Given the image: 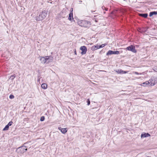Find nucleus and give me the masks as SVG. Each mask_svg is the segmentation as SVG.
I'll return each instance as SVG.
<instances>
[{
	"label": "nucleus",
	"instance_id": "nucleus-1",
	"mask_svg": "<svg viewBox=\"0 0 157 157\" xmlns=\"http://www.w3.org/2000/svg\"><path fill=\"white\" fill-rule=\"evenodd\" d=\"M47 13L45 10L43 11L36 17V20L37 21H42L46 16Z\"/></svg>",
	"mask_w": 157,
	"mask_h": 157
},
{
	"label": "nucleus",
	"instance_id": "nucleus-2",
	"mask_svg": "<svg viewBox=\"0 0 157 157\" xmlns=\"http://www.w3.org/2000/svg\"><path fill=\"white\" fill-rule=\"evenodd\" d=\"M78 24L79 26L85 28L88 27L91 25L90 22L84 20L78 21Z\"/></svg>",
	"mask_w": 157,
	"mask_h": 157
},
{
	"label": "nucleus",
	"instance_id": "nucleus-3",
	"mask_svg": "<svg viewBox=\"0 0 157 157\" xmlns=\"http://www.w3.org/2000/svg\"><path fill=\"white\" fill-rule=\"evenodd\" d=\"M27 147L25 146H23L18 147L16 150V151L18 154H23L27 150Z\"/></svg>",
	"mask_w": 157,
	"mask_h": 157
},
{
	"label": "nucleus",
	"instance_id": "nucleus-4",
	"mask_svg": "<svg viewBox=\"0 0 157 157\" xmlns=\"http://www.w3.org/2000/svg\"><path fill=\"white\" fill-rule=\"evenodd\" d=\"M126 49L131 51L133 53H136L137 52V51L135 49L134 46L131 45L126 48Z\"/></svg>",
	"mask_w": 157,
	"mask_h": 157
},
{
	"label": "nucleus",
	"instance_id": "nucleus-5",
	"mask_svg": "<svg viewBox=\"0 0 157 157\" xmlns=\"http://www.w3.org/2000/svg\"><path fill=\"white\" fill-rule=\"evenodd\" d=\"M99 10L101 14H105L106 13L105 11L108 10V8L102 6L99 8Z\"/></svg>",
	"mask_w": 157,
	"mask_h": 157
},
{
	"label": "nucleus",
	"instance_id": "nucleus-6",
	"mask_svg": "<svg viewBox=\"0 0 157 157\" xmlns=\"http://www.w3.org/2000/svg\"><path fill=\"white\" fill-rule=\"evenodd\" d=\"M120 52L119 51H113L112 50H109L106 53L107 56L111 55L112 54L118 55Z\"/></svg>",
	"mask_w": 157,
	"mask_h": 157
},
{
	"label": "nucleus",
	"instance_id": "nucleus-7",
	"mask_svg": "<svg viewBox=\"0 0 157 157\" xmlns=\"http://www.w3.org/2000/svg\"><path fill=\"white\" fill-rule=\"evenodd\" d=\"M80 50L82 51L81 52L82 55H83L86 54L87 52V48L86 46H83L80 48Z\"/></svg>",
	"mask_w": 157,
	"mask_h": 157
},
{
	"label": "nucleus",
	"instance_id": "nucleus-8",
	"mask_svg": "<svg viewBox=\"0 0 157 157\" xmlns=\"http://www.w3.org/2000/svg\"><path fill=\"white\" fill-rule=\"evenodd\" d=\"M105 45V44H102L100 45H96L92 47V49L93 50H97L101 48H103Z\"/></svg>",
	"mask_w": 157,
	"mask_h": 157
},
{
	"label": "nucleus",
	"instance_id": "nucleus-9",
	"mask_svg": "<svg viewBox=\"0 0 157 157\" xmlns=\"http://www.w3.org/2000/svg\"><path fill=\"white\" fill-rule=\"evenodd\" d=\"M46 63H48L51 62L53 60V58L51 56H46Z\"/></svg>",
	"mask_w": 157,
	"mask_h": 157
},
{
	"label": "nucleus",
	"instance_id": "nucleus-10",
	"mask_svg": "<svg viewBox=\"0 0 157 157\" xmlns=\"http://www.w3.org/2000/svg\"><path fill=\"white\" fill-rule=\"evenodd\" d=\"M149 81L151 83V86H153L157 83V80L156 79L154 78L150 79Z\"/></svg>",
	"mask_w": 157,
	"mask_h": 157
},
{
	"label": "nucleus",
	"instance_id": "nucleus-11",
	"mask_svg": "<svg viewBox=\"0 0 157 157\" xmlns=\"http://www.w3.org/2000/svg\"><path fill=\"white\" fill-rule=\"evenodd\" d=\"M58 129L63 134H65L67 131V128H62L61 127L58 128Z\"/></svg>",
	"mask_w": 157,
	"mask_h": 157
},
{
	"label": "nucleus",
	"instance_id": "nucleus-12",
	"mask_svg": "<svg viewBox=\"0 0 157 157\" xmlns=\"http://www.w3.org/2000/svg\"><path fill=\"white\" fill-rule=\"evenodd\" d=\"M46 56H45V57H42L40 58V61L42 63H46Z\"/></svg>",
	"mask_w": 157,
	"mask_h": 157
},
{
	"label": "nucleus",
	"instance_id": "nucleus-13",
	"mask_svg": "<svg viewBox=\"0 0 157 157\" xmlns=\"http://www.w3.org/2000/svg\"><path fill=\"white\" fill-rule=\"evenodd\" d=\"M150 135L148 133H142L141 135V138H144L148 137L149 136H150Z\"/></svg>",
	"mask_w": 157,
	"mask_h": 157
},
{
	"label": "nucleus",
	"instance_id": "nucleus-14",
	"mask_svg": "<svg viewBox=\"0 0 157 157\" xmlns=\"http://www.w3.org/2000/svg\"><path fill=\"white\" fill-rule=\"evenodd\" d=\"M73 13L71 12H70L69 14V16L68 18V19L70 21H71L72 19H73Z\"/></svg>",
	"mask_w": 157,
	"mask_h": 157
},
{
	"label": "nucleus",
	"instance_id": "nucleus-15",
	"mask_svg": "<svg viewBox=\"0 0 157 157\" xmlns=\"http://www.w3.org/2000/svg\"><path fill=\"white\" fill-rule=\"evenodd\" d=\"M139 16L141 17L146 18L147 17L148 14L147 13H140L139 14Z\"/></svg>",
	"mask_w": 157,
	"mask_h": 157
},
{
	"label": "nucleus",
	"instance_id": "nucleus-16",
	"mask_svg": "<svg viewBox=\"0 0 157 157\" xmlns=\"http://www.w3.org/2000/svg\"><path fill=\"white\" fill-rule=\"evenodd\" d=\"M157 14V11H152L150 12L149 13V16L151 17L153 15Z\"/></svg>",
	"mask_w": 157,
	"mask_h": 157
},
{
	"label": "nucleus",
	"instance_id": "nucleus-17",
	"mask_svg": "<svg viewBox=\"0 0 157 157\" xmlns=\"http://www.w3.org/2000/svg\"><path fill=\"white\" fill-rule=\"evenodd\" d=\"M41 86L43 89H45L47 87V85L46 83H43L42 84Z\"/></svg>",
	"mask_w": 157,
	"mask_h": 157
},
{
	"label": "nucleus",
	"instance_id": "nucleus-18",
	"mask_svg": "<svg viewBox=\"0 0 157 157\" xmlns=\"http://www.w3.org/2000/svg\"><path fill=\"white\" fill-rule=\"evenodd\" d=\"M150 83V82L149 81H146L145 82H143L142 83V85L144 86H146L147 85L149 84Z\"/></svg>",
	"mask_w": 157,
	"mask_h": 157
},
{
	"label": "nucleus",
	"instance_id": "nucleus-19",
	"mask_svg": "<svg viewBox=\"0 0 157 157\" xmlns=\"http://www.w3.org/2000/svg\"><path fill=\"white\" fill-rule=\"evenodd\" d=\"M15 77L16 75L15 74H14L11 75L9 78V79H11V80H13Z\"/></svg>",
	"mask_w": 157,
	"mask_h": 157
},
{
	"label": "nucleus",
	"instance_id": "nucleus-20",
	"mask_svg": "<svg viewBox=\"0 0 157 157\" xmlns=\"http://www.w3.org/2000/svg\"><path fill=\"white\" fill-rule=\"evenodd\" d=\"M9 126L7 124L5 128L3 129V131L7 130L8 129Z\"/></svg>",
	"mask_w": 157,
	"mask_h": 157
},
{
	"label": "nucleus",
	"instance_id": "nucleus-21",
	"mask_svg": "<svg viewBox=\"0 0 157 157\" xmlns=\"http://www.w3.org/2000/svg\"><path fill=\"white\" fill-rule=\"evenodd\" d=\"M88 0H84L83 1V4L85 5V6H87L88 3Z\"/></svg>",
	"mask_w": 157,
	"mask_h": 157
},
{
	"label": "nucleus",
	"instance_id": "nucleus-22",
	"mask_svg": "<svg viewBox=\"0 0 157 157\" xmlns=\"http://www.w3.org/2000/svg\"><path fill=\"white\" fill-rule=\"evenodd\" d=\"M121 69H118L117 70H115V71L116 72H117L118 74H121Z\"/></svg>",
	"mask_w": 157,
	"mask_h": 157
},
{
	"label": "nucleus",
	"instance_id": "nucleus-23",
	"mask_svg": "<svg viewBox=\"0 0 157 157\" xmlns=\"http://www.w3.org/2000/svg\"><path fill=\"white\" fill-rule=\"evenodd\" d=\"M45 117L44 116H42L41 117L40 119V121H44Z\"/></svg>",
	"mask_w": 157,
	"mask_h": 157
},
{
	"label": "nucleus",
	"instance_id": "nucleus-24",
	"mask_svg": "<svg viewBox=\"0 0 157 157\" xmlns=\"http://www.w3.org/2000/svg\"><path fill=\"white\" fill-rule=\"evenodd\" d=\"M121 74H126V73H127V72L128 71H124L122 70H121Z\"/></svg>",
	"mask_w": 157,
	"mask_h": 157
},
{
	"label": "nucleus",
	"instance_id": "nucleus-25",
	"mask_svg": "<svg viewBox=\"0 0 157 157\" xmlns=\"http://www.w3.org/2000/svg\"><path fill=\"white\" fill-rule=\"evenodd\" d=\"M14 96L13 95H10V96H9V98H10L11 99H13L14 98Z\"/></svg>",
	"mask_w": 157,
	"mask_h": 157
},
{
	"label": "nucleus",
	"instance_id": "nucleus-26",
	"mask_svg": "<svg viewBox=\"0 0 157 157\" xmlns=\"http://www.w3.org/2000/svg\"><path fill=\"white\" fill-rule=\"evenodd\" d=\"M13 124V122L12 121H10L7 124V125L9 126H10Z\"/></svg>",
	"mask_w": 157,
	"mask_h": 157
},
{
	"label": "nucleus",
	"instance_id": "nucleus-27",
	"mask_svg": "<svg viewBox=\"0 0 157 157\" xmlns=\"http://www.w3.org/2000/svg\"><path fill=\"white\" fill-rule=\"evenodd\" d=\"M87 105H89L90 104V101L89 99H88L87 100Z\"/></svg>",
	"mask_w": 157,
	"mask_h": 157
},
{
	"label": "nucleus",
	"instance_id": "nucleus-28",
	"mask_svg": "<svg viewBox=\"0 0 157 157\" xmlns=\"http://www.w3.org/2000/svg\"><path fill=\"white\" fill-rule=\"evenodd\" d=\"M134 73L136 75H141V73H139L137 72H135Z\"/></svg>",
	"mask_w": 157,
	"mask_h": 157
},
{
	"label": "nucleus",
	"instance_id": "nucleus-29",
	"mask_svg": "<svg viewBox=\"0 0 157 157\" xmlns=\"http://www.w3.org/2000/svg\"><path fill=\"white\" fill-rule=\"evenodd\" d=\"M74 53L75 55H77L76 51V50L75 49Z\"/></svg>",
	"mask_w": 157,
	"mask_h": 157
},
{
	"label": "nucleus",
	"instance_id": "nucleus-30",
	"mask_svg": "<svg viewBox=\"0 0 157 157\" xmlns=\"http://www.w3.org/2000/svg\"><path fill=\"white\" fill-rule=\"evenodd\" d=\"M82 2V1L81 0H79L78 1V3L80 4Z\"/></svg>",
	"mask_w": 157,
	"mask_h": 157
},
{
	"label": "nucleus",
	"instance_id": "nucleus-31",
	"mask_svg": "<svg viewBox=\"0 0 157 157\" xmlns=\"http://www.w3.org/2000/svg\"><path fill=\"white\" fill-rule=\"evenodd\" d=\"M73 8H71V10H70V11H71L70 12H71L72 11V13H73Z\"/></svg>",
	"mask_w": 157,
	"mask_h": 157
},
{
	"label": "nucleus",
	"instance_id": "nucleus-32",
	"mask_svg": "<svg viewBox=\"0 0 157 157\" xmlns=\"http://www.w3.org/2000/svg\"><path fill=\"white\" fill-rule=\"evenodd\" d=\"M40 81V78H39V79H38L37 82H39Z\"/></svg>",
	"mask_w": 157,
	"mask_h": 157
},
{
	"label": "nucleus",
	"instance_id": "nucleus-33",
	"mask_svg": "<svg viewBox=\"0 0 157 157\" xmlns=\"http://www.w3.org/2000/svg\"><path fill=\"white\" fill-rule=\"evenodd\" d=\"M95 21H96V22H98V21H97V20H95Z\"/></svg>",
	"mask_w": 157,
	"mask_h": 157
},
{
	"label": "nucleus",
	"instance_id": "nucleus-34",
	"mask_svg": "<svg viewBox=\"0 0 157 157\" xmlns=\"http://www.w3.org/2000/svg\"><path fill=\"white\" fill-rule=\"evenodd\" d=\"M154 70L155 71L157 72V71H156V70Z\"/></svg>",
	"mask_w": 157,
	"mask_h": 157
},
{
	"label": "nucleus",
	"instance_id": "nucleus-35",
	"mask_svg": "<svg viewBox=\"0 0 157 157\" xmlns=\"http://www.w3.org/2000/svg\"><path fill=\"white\" fill-rule=\"evenodd\" d=\"M147 157H151L148 156Z\"/></svg>",
	"mask_w": 157,
	"mask_h": 157
},
{
	"label": "nucleus",
	"instance_id": "nucleus-36",
	"mask_svg": "<svg viewBox=\"0 0 157 157\" xmlns=\"http://www.w3.org/2000/svg\"><path fill=\"white\" fill-rule=\"evenodd\" d=\"M26 144V143L24 144Z\"/></svg>",
	"mask_w": 157,
	"mask_h": 157
}]
</instances>
